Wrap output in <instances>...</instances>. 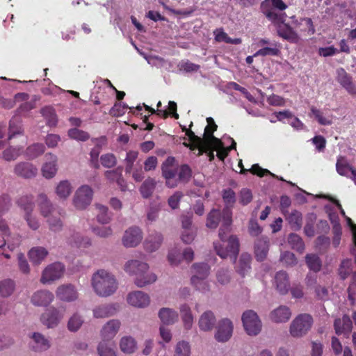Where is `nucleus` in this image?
<instances>
[{"label": "nucleus", "mask_w": 356, "mask_h": 356, "mask_svg": "<svg viewBox=\"0 0 356 356\" xmlns=\"http://www.w3.org/2000/svg\"><path fill=\"white\" fill-rule=\"evenodd\" d=\"M288 6L282 0H264L261 3L260 10L266 19L275 27L279 37L291 42L298 43L300 37L289 24L285 23L286 14L284 11Z\"/></svg>", "instance_id": "obj_1"}, {"label": "nucleus", "mask_w": 356, "mask_h": 356, "mask_svg": "<svg viewBox=\"0 0 356 356\" xmlns=\"http://www.w3.org/2000/svg\"><path fill=\"white\" fill-rule=\"evenodd\" d=\"M91 284L96 294L101 297L110 296L118 289L115 277L104 269L98 270L93 274Z\"/></svg>", "instance_id": "obj_2"}, {"label": "nucleus", "mask_w": 356, "mask_h": 356, "mask_svg": "<svg viewBox=\"0 0 356 356\" xmlns=\"http://www.w3.org/2000/svg\"><path fill=\"white\" fill-rule=\"evenodd\" d=\"M149 266L145 262L131 260L124 265V270L131 275H136L135 284L143 287L156 282L157 277L154 273H148Z\"/></svg>", "instance_id": "obj_3"}, {"label": "nucleus", "mask_w": 356, "mask_h": 356, "mask_svg": "<svg viewBox=\"0 0 356 356\" xmlns=\"http://www.w3.org/2000/svg\"><path fill=\"white\" fill-rule=\"evenodd\" d=\"M207 125L204 129V145L207 147L208 157L210 161L215 158L214 152L220 161H222V142L220 139L213 136V132L217 129L213 119L211 117L207 118Z\"/></svg>", "instance_id": "obj_4"}, {"label": "nucleus", "mask_w": 356, "mask_h": 356, "mask_svg": "<svg viewBox=\"0 0 356 356\" xmlns=\"http://www.w3.org/2000/svg\"><path fill=\"white\" fill-rule=\"evenodd\" d=\"M313 318L310 314H301L297 316L290 325L289 332L293 337H302L311 329Z\"/></svg>", "instance_id": "obj_5"}, {"label": "nucleus", "mask_w": 356, "mask_h": 356, "mask_svg": "<svg viewBox=\"0 0 356 356\" xmlns=\"http://www.w3.org/2000/svg\"><path fill=\"white\" fill-rule=\"evenodd\" d=\"M17 204L24 210L25 213L24 218L29 227L33 230L38 229L40 227V224L38 220L32 216V212L35 207L33 196L31 195H22L17 200Z\"/></svg>", "instance_id": "obj_6"}, {"label": "nucleus", "mask_w": 356, "mask_h": 356, "mask_svg": "<svg viewBox=\"0 0 356 356\" xmlns=\"http://www.w3.org/2000/svg\"><path fill=\"white\" fill-rule=\"evenodd\" d=\"M195 275L191 277V284L196 289L204 291L208 289V284L205 281L209 273V266L206 263H195L192 266Z\"/></svg>", "instance_id": "obj_7"}, {"label": "nucleus", "mask_w": 356, "mask_h": 356, "mask_svg": "<svg viewBox=\"0 0 356 356\" xmlns=\"http://www.w3.org/2000/svg\"><path fill=\"white\" fill-rule=\"evenodd\" d=\"M242 322L245 330L248 335H257L261 330V322L257 314L252 310H248L242 315Z\"/></svg>", "instance_id": "obj_8"}, {"label": "nucleus", "mask_w": 356, "mask_h": 356, "mask_svg": "<svg viewBox=\"0 0 356 356\" xmlns=\"http://www.w3.org/2000/svg\"><path fill=\"white\" fill-rule=\"evenodd\" d=\"M175 159L169 156L163 163L161 166L162 175L165 179L166 186L169 188H175L177 186V168L175 165Z\"/></svg>", "instance_id": "obj_9"}, {"label": "nucleus", "mask_w": 356, "mask_h": 356, "mask_svg": "<svg viewBox=\"0 0 356 356\" xmlns=\"http://www.w3.org/2000/svg\"><path fill=\"white\" fill-rule=\"evenodd\" d=\"M93 196V191L90 186L83 185L75 193L73 200L74 205L77 209H84L90 203Z\"/></svg>", "instance_id": "obj_10"}, {"label": "nucleus", "mask_w": 356, "mask_h": 356, "mask_svg": "<svg viewBox=\"0 0 356 356\" xmlns=\"http://www.w3.org/2000/svg\"><path fill=\"white\" fill-rule=\"evenodd\" d=\"M65 312V309L63 307L60 309H57L53 307H50L42 314L41 322L49 328L54 327L63 318Z\"/></svg>", "instance_id": "obj_11"}, {"label": "nucleus", "mask_w": 356, "mask_h": 356, "mask_svg": "<svg viewBox=\"0 0 356 356\" xmlns=\"http://www.w3.org/2000/svg\"><path fill=\"white\" fill-rule=\"evenodd\" d=\"M64 271V265L60 262L53 263L43 270L40 281L46 284L58 280L63 276Z\"/></svg>", "instance_id": "obj_12"}, {"label": "nucleus", "mask_w": 356, "mask_h": 356, "mask_svg": "<svg viewBox=\"0 0 356 356\" xmlns=\"http://www.w3.org/2000/svg\"><path fill=\"white\" fill-rule=\"evenodd\" d=\"M186 135L188 138L189 143L184 142V146L189 147L191 150L197 149V155L200 156L204 153L208 155L207 147L204 145V138H202L195 134V133L190 129H186Z\"/></svg>", "instance_id": "obj_13"}, {"label": "nucleus", "mask_w": 356, "mask_h": 356, "mask_svg": "<svg viewBox=\"0 0 356 356\" xmlns=\"http://www.w3.org/2000/svg\"><path fill=\"white\" fill-rule=\"evenodd\" d=\"M143 239V233L138 227H131L124 234L122 241L127 248L137 246Z\"/></svg>", "instance_id": "obj_14"}, {"label": "nucleus", "mask_w": 356, "mask_h": 356, "mask_svg": "<svg viewBox=\"0 0 356 356\" xmlns=\"http://www.w3.org/2000/svg\"><path fill=\"white\" fill-rule=\"evenodd\" d=\"M236 202V194L232 189L224 190V205L227 209L232 208ZM232 213L229 209H224V228L232 222Z\"/></svg>", "instance_id": "obj_15"}, {"label": "nucleus", "mask_w": 356, "mask_h": 356, "mask_svg": "<svg viewBox=\"0 0 356 356\" xmlns=\"http://www.w3.org/2000/svg\"><path fill=\"white\" fill-rule=\"evenodd\" d=\"M38 169L29 162H19L15 165L14 173L24 179H31L37 175Z\"/></svg>", "instance_id": "obj_16"}, {"label": "nucleus", "mask_w": 356, "mask_h": 356, "mask_svg": "<svg viewBox=\"0 0 356 356\" xmlns=\"http://www.w3.org/2000/svg\"><path fill=\"white\" fill-rule=\"evenodd\" d=\"M337 81L349 94L356 95V85L352 76L343 68L337 70Z\"/></svg>", "instance_id": "obj_17"}, {"label": "nucleus", "mask_w": 356, "mask_h": 356, "mask_svg": "<svg viewBox=\"0 0 356 356\" xmlns=\"http://www.w3.org/2000/svg\"><path fill=\"white\" fill-rule=\"evenodd\" d=\"M292 23L294 27L299 30L300 33L307 35H312L315 33V27L313 21L309 17H302L296 19L292 17Z\"/></svg>", "instance_id": "obj_18"}, {"label": "nucleus", "mask_w": 356, "mask_h": 356, "mask_svg": "<svg viewBox=\"0 0 356 356\" xmlns=\"http://www.w3.org/2000/svg\"><path fill=\"white\" fill-rule=\"evenodd\" d=\"M121 323L119 320L112 319L108 321L101 330L102 341H112L120 327Z\"/></svg>", "instance_id": "obj_19"}, {"label": "nucleus", "mask_w": 356, "mask_h": 356, "mask_svg": "<svg viewBox=\"0 0 356 356\" xmlns=\"http://www.w3.org/2000/svg\"><path fill=\"white\" fill-rule=\"evenodd\" d=\"M127 302L134 307L143 308L149 305L150 300L147 293L136 291L129 293Z\"/></svg>", "instance_id": "obj_20"}, {"label": "nucleus", "mask_w": 356, "mask_h": 356, "mask_svg": "<svg viewBox=\"0 0 356 356\" xmlns=\"http://www.w3.org/2000/svg\"><path fill=\"white\" fill-rule=\"evenodd\" d=\"M47 161L42 167V174L47 179L53 178L57 172V156L54 154H47Z\"/></svg>", "instance_id": "obj_21"}, {"label": "nucleus", "mask_w": 356, "mask_h": 356, "mask_svg": "<svg viewBox=\"0 0 356 356\" xmlns=\"http://www.w3.org/2000/svg\"><path fill=\"white\" fill-rule=\"evenodd\" d=\"M56 296L63 301L72 302L77 298L78 293L74 286L69 284L58 287Z\"/></svg>", "instance_id": "obj_22"}, {"label": "nucleus", "mask_w": 356, "mask_h": 356, "mask_svg": "<svg viewBox=\"0 0 356 356\" xmlns=\"http://www.w3.org/2000/svg\"><path fill=\"white\" fill-rule=\"evenodd\" d=\"M37 201L40 213L43 217L46 218L53 213H57L58 209L53 206L45 194H39Z\"/></svg>", "instance_id": "obj_23"}, {"label": "nucleus", "mask_w": 356, "mask_h": 356, "mask_svg": "<svg viewBox=\"0 0 356 356\" xmlns=\"http://www.w3.org/2000/svg\"><path fill=\"white\" fill-rule=\"evenodd\" d=\"M336 170L341 176L350 177L353 179L356 178V170L348 163L344 156H340L338 157L336 163Z\"/></svg>", "instance_id": "obj_24"}, {"label": "nucleus", "mask_w": 356, "mask_h": 356, "mask_svg": "<svg viewBox=\"0 0 356 356\" xmlns=\"http://www.w3.org/2000/svg\"><path fill=\"white\" fill-rule=\"evenodd\" d=\"M269 250V241L267 238H259L254 243V252L257 261H263L266 259Z\"/></svg>", "instance_id": "obj_25"}, {"label": "nucleus", "mask_w": 356, "mask_h": 356, "mask_svg": "<svg viewBox=\"0 0 356 356\" xmlns=\"http://www.w3.org/2000/svg\"><path fill=\"white\" fill-rule=\"evenodd\" d=\"M54 298V294L47 290L36 291L31 297V302L36 306L46 307L49 305Z\"/></svg>", "instance_id": "obj_26"}, {"label": "nucleus", "mask_w": 356, "mask_h": 356, "mask_svg": "<svg viewBox=\"0 0 356 356\" xmlns=\"http://www.w3.org/2000/svg\"><path fill=\"white\" fill-rule=\"evenodd\" d=\"M274 280V283L278 292L282 295L286 294L290 287L288 274L284 270L278 271L276 273Z\"/></svg>", "instance_id": "obj_27"}, {"label": "nucleus", "mask_w": 356, "mask_h": 356, "mask_svg": "<svg viewBox=\"0 0 356 356\" xmlns=\"http://www.w3.org/2000/svg\"><path fill=\"white\" fill-rule=\"evenodd\" d=\"M291 316L290 309L284 305L280 306L270 314V320L276 323L287 322Z\"/></svg>", "instance_id": "obj_28"}, {"label": "nucleus", "mask_w": 356, "mask_h": 356, "mask_svg": "<svg viewBox=\"0 0 356 356\" xmlns=\"http://www.w3.org/2000/svg\"><path fill=\"white\" fill-rule=\"evenodd\" d=\"M240 243L236 236H231L227 240L226 250L224 252V259L229 257L233 262H235L239 252Z\"/></svg>", "instance_id": "obj_29"}, {"label": "nucleus", "mask_w": 356, "mask_h": 356, "mask_svg": "<svg viewBox=\"0 0 356 356\" xmlns=\"http://www.w3.org/2000/svg\"><path fill=\"white\" fill-rule=\"evenodd\" d=\"M337 334H349L353 328V323L349 316L343 315L341 318H337L334 323Z\"/></svg>", "instance_id": "obj_30"}, {"label": "nucleus", "mask_w": 356, "mask_h": 356, "mask_svg": "<svg viewBox=\"0 0 356 356\" xmlns=\"http://www.w3.org/2000/svg\"><path fill=\"white\" fill-rule=\"evenodd\" d=\"M252 257L248 252H243L240 256L238 261L235 266L236 272L242 277H245L251 269Z\"/></svg>", "instance_id": "obj_31"}, {"label": "nucleus", "mask_w": 356, "mask_h": 356, "mask_svg": "<svg viewBox=\"0 0 356 356\" xmlns=\"http://www.w3.org/2000/svg\"><path fill=\"white\" fill-rule=\"evenodd\" d=\"M163 240V238L161 234L156 232L152 233L146 238L144 248L148 252H154L160 248Z\"/></svg>", "instance_id": "obj_32"}, {"label": "nucleus", "mask_w": 356, "mask_h": 356, "mask_svg": "<svg viewBox=\"0 0 356 356\" xmlns=\"http://www.w3.org/2000/svg\"><path fill=\"white\" fill-rule=\"evenodd\" d=\"M216 323L213 313L211 311L204 312L200 317L198 325L201 330L207 332L211 330Z\"/></svg>", "instance_id": "obj_33"}, {"label": "nucleus", "mask_w": 356, "mask_h": 356, "mask_svg": "<svg viewBox=\"0 0 356 356\" xmlns=\"http://www.w3.org/2000/svg\"><path fill=\"white\" fill-rule=\"evenodd\" d=\"M93 140L97 141V143L90 152L89 163L90 167L95 169H99L100 168L99 156L102 149V143H104L106 141V138L102 137L99 139L95 138Z\"/></svg>", "instance_id": "obj_34"}, {"label": "nucleus", "mask_w": 356, "mask_h": 356, "mask_svg": "<svg viewBox=\"0 0 356 356\" xmlns=\"http://www.w3.org/2000/svg\"><path fill=\"white\" fill-rule=\"evenodd\" d=\"M63 218L64 216L60 210L57 211L56 214L53 213L48 217H46L49 229L54 232L61 231L63 227Z\"/></svg>", "instance_id": "obj_35"}, {"label": "nucleus", "mask_w": 356, "mask_h": 356, "mask_svg": "<svg viewBox=\"0 0 356 356\" xmlns=\"http://www.w3.org/2000/svg\"><path fill=\"white\" fill-rule=\"evenodd\" d=\"M32 348L36 352L45 351L50 347V343L48 339L38 332H34L32 335Z\"/></svg>", "instance_id": "obj_36"}, {"label": "nucleus", "mask_w": 356, "mask_h": 356, "mask_svg": "<svg viewBox=\"0 0 356 356\" xmlns=\"http://www.w3.org/2000/svg\"><path fill=\"white\" fill-rule=\"evenodd\" d=\"M118 309L115 305H102L93 309V315L97 318H107L115 314Z\"/></svg>", "instance_id": "obj_37"}, {"label": "nucleus", "mask_w": 356, "mask_h": 356, "mask_svg": "<svg viewBox=\"0 0 356 356\" xmlns=\"http://www.w3.org/2000/svg\"><path fill=\"white\" fill-rule=\"evenodd\" d=\"M159 316L161 322L165 325L173 324L178 318V314L175 311L165 307L160 309Z\"/></svg>", "instance_id": "obj_38"}, {"label": "nucleus", "mask_w": 356, "mask_h": 356, "mask_svg": "<svg viewBox=\"0 0 356 356\" xmlns=\"http://www.w3.org/2000/svg\"><path fill=\"white\" fill-rule=\"evenodd\" d=\"M115 345L112 341H102L97 348L99 356H117Z\"/></svg>", "instance_id": "obj_39"}, {"label": "nucleus", "mask_w": 356, "mask_h": 356, "mask_svg": "<svg viewBox=\"0 0 356 356\" xmlns=\"http://www.w3.org/2000/svg\"><path fill=\"white\" fill-rule=\"evenodd\" d=\"M47 250L43 247H35L29 252V257L31 262L39 264L47 255Z\"/></svg>", "instance_id": "obj_40"}, {"label": "nucleus", "mask_w": 356, "mask_h": 356, "mask_svg": "<svg viewBox=\"0 0 356 356\" xmlns=\"http://www.w3.org/2000/svg\"><path fill=\"white\" fill-rule=\"evenodd\" d=\"M222 218V213L218 209H212L207 216V227L209 229H216Z\"/></svg>", "instance_id": "obj_41"}, {"label": "nucleus", "mask_w": 356, "mask_h": 356, "mask_svg": "<svg viewBox=\"0 0 356 356\" xmlns=\"http://www.w3.org/2000/svg\"><path fill=\"white\" fill-rule=\"evenodd\" d=\"M15 289V284L10 279L0 281V296L3 298L10 296Z\"/></svg>", "instance_id": "obj_42"}, {"label": "nucleus", "mask_w": 356, "mask_h": 356, "mask_svg": "<svg viewBox=\"0 0 356 356\" xmlns=\"http://www.w3.org/2000/svg\"><path fill=\"white\" fill-rule=\"evenodd\" d=\"M180 313L184 325L186 330L191 328L193 323V316L191 308L187 305H183L180 307Z\"/></svg>", "instance_id": "obj_43"}, {"label": "nucleus", "mask_w": 356, "mask_h": 356, "mask_svg": "<svg viewBox=\"0 0 356 356\" xmlns=\"http://www.w3.org/2000/svg\"><path fill=\"white\" fill-rule=\"evenodd\" d=\"M120 347L123 353L131 354L136 349V342L131 337H124L120 340Z\"/></svg>", "instance_id": "obj_44"}, {"label": "nucleus", "mask_w": 356, "mask_h": 356, "mask_svg": "<svg viewBox=\"0 0 356 356\" xmlns=\"http://www.w3.org/2000/svg\"><path fill=\"white\" fill-rule=\"evenodd\" d=\"M156 188V181L152 178L146 179L142 184L140 191L144 198L149 197Z\"/></svg>", "instance_id": "obj_45"}, {"label": "nucleus", "mask_w": 356, "mask_h": 356, "mask_svg": "<svg viewBox=\"0 0 356 356\" xmlns=\"http://www.w3.org/2000/svg\"><path fill=\"white\" fill-rule=\"evenodd\" d=\"M353 273V262L350 259H346L341 261L338 269V273L340 278L346 280Z\"/></svg>", "instance_id": "obj_46"}, {"label": "nucleus", "mask_w": 356, "mask_h": 356, "mask_svg": "<svg viewBox=\"0 0 356 356\" xmlns=\"http://www.w3.org/2000/svg\"><path fill=\"white\" fill-rule=\"evenodd\" d=\"M72 191L71 184L67 180H63L58 184L56 193L60 198L65 199L71 194Z\"/></svg>", "instance_id": "obj_47"}, {"label": "nucleus", "mask_w": 356, "mask_h": 356, "mask_svg": "<svg viewBox=\"0 0 356 356\" xmlns=\"http://www.w3.org/2000/svg\"><path fill=\"white\" fill-rule=\"evenodd\" d=\"M288 243L291 248L302 252L305 249V243L302 238L297 234L291 233L288 236Z\"/></svg>", "instance_id": "obj_48"}, {"label": "nucleus", "mask_w": 356, "mask_h": 356, "mask_svg": "<svg viewBox=\"0 0 356 356\" xmlns=\"http://www.w3.org/2000/svg\"><path fill=\"white\" fill-rule=\"evenodd\" d=\"M286 220L291 225V227L295 230H298L301 228L302 218V214L297 210H293L286 217Z\"/></svg>", "instance_id": "obj_49"}, {"label": "nucleus", "mask_w": 356, "mask_h": 356, "mask_svg": "<svg viewBox=\"0 0 356 356\" xmlns=\"http://www.w3.org/2000/svg\"><path fill=\"white\" fill-rule=\"evenodd\" d=\"M248 172H250L252 175H256L259 177H263L268 175L274 176L268 170L262 168L257 163L253 164L250 169L242 168V170L240 171V173L245 175Z\"/></svg>", "instance_id": "obj_50"}, {"label": "nucleus", "mask_w": 356, "mask_h": 356, "mask_svg": "<svg viewBox=\"0 0 356 356\" xmlns=\"http://www.w3.org/2000/svg\"><path fill=\"white\" fill-rule=\"evenodd\" d=\"M41 114L45 118L47 124L50 127L55 126L57 122L56 115L54 109L51 106H45L41 109Z\"/></svg>", "instance_id": "obj_51"}, {"label": "nucleus", "mask_w": 356, "mask_h": 356, "mask_svg": "<svg viewBox=\"0 0 356 356\" xmlns=\"http://www.w3.org/2000/svg\"><path fill=\"white\" fill-rule=\"evenodd\" d=\"M95 207L98 212L97 215V221L102 224L108 223L111 220V216L108 213V208L100 204H96Z\"/></svg>", "instance_id": "obj_52"}, {"label": "nucleus", "mask_w": 356, "mask_h": 356, "mask_svg": "<svg viewBox=\"0 0 356 356\" xmlns=\"http://www.w3.org/2000/svg\"><path fill=\"white\" fill-rule=\"evenodd\" d=\"M306 263L308 268L314 272H318L321 268V261L316 254H307Z\"/></svg>", "instance_id": "obj_53"}, {"label": "nucleus", "mask_w": 356, "mask_h": 356, "mask_svg": "<svg viewBox=\"0 0 356 356\" xmlns=\"http://www.w3.org/2000/svg\"><path fill=\"white\" fill-rule=\"evenodd\" d=\"M273 47H266L259 49L254 54V56H277L280 54V50L277 47L276 44H273Z\"/></svg>", "instance_id": "obj_54"}, {"label": "nucleus", "mask_w": 356, "mask_h": 356, "mask_svg": "<svg viewBox=\"0 0 356 356\" xmlns=\"http://www.w3.org/2000/svg\"><path fill=\"white\" fill-rule=\"evenodd\" d=\"M68 136L72 139L80 141H86L90 138V135L88 132L77 128H72L69 129Z\"/></svg>", "instance_id": "obj_55"}, {"label": "nucleus", "mask_w": 356, "mask_h": 356, "mask_svg": "<svg viewBox=\"0 0 356 356\" xmlns=\"http://www.w3.org/2000/svg\"><path fill=\"white\" fill-rule=\"evenodd\" d=\"M177 182L180 181L183 183H186L189 181V179L191 177V169L186 164L181 165L179 169V171L177 170Z\"/></svg>", "instance_id": "obj_56"}, {"label": "nucleus", "mask_w": 356, "mask_h": 356, "mask_svg": "<svg viewBox=\"0 0 356 356\" xmlns=\"http://www.w3.org/2000/svg\"><path fill=\"white\" fill-rule=\"evenodd\" d=\"M138 152L136 151H129L127 153L125 161V172L127 174H130L133 170L134 163L137 159Z\"/></svg>", "instance_id": "obj_57"}, {"label": "nucleus", "mask_w": 356, "mask_h": 356, "mask_svg": "<svg viewBox=\"0 0 356 356\" xmlns=\"http://www.w3.org/2000/svg\"><path fill=\"white\" fill-rule=\"evenodd\" d=\"M101 164L106 168H111L116 165V156L112 153H106L100 156Z\"/></svg>", "instance_id": "obj_58"}, {"label": "nucleus", "mask_w": 356, "mask_h": 356, "mask_svg": "<svg viewBox=\"0 0 356 356\" xmlns=\"http://www.w3.org/2000/svg\"><path fill=\"white\" fill-rule=\"evenodd\" d=\"M22 127L17 118H13L10 120L8 140L12 139L15 135L21 134Z\"/></svg>", "instance_id": "obj_59"}, {"label": "nucleus", "mask_w": 356, "mask_h": 356, "mask_svg": "<svg viewBox=\"0 0 356 356\" xmlns=\"http://www.w3.org/2000/svg\"><path fill=\"white\" fill-rule=\"evenodd\" d=\"M45 147L44 145L40 143H35L29 146L26 149V154L32 158H35L44 152Z\"/></svg>", "instance_id": "obj_60"}, {"label": "nucleus", "mask_w": 356, "mask_h": 356, "mask_svg": "<svg viewBox=\"0 0 356 356\" xmlns=\"http://www.w3.org/2000/svg\"><path fill=\"white\" fill-rule=\"evenodd\" d=\"M11 198L7 194L0 195V216L5 214L11 207Z\"/></svg>", "instance_id": "obj_61"}, {"label": "nucleus", "mask_w": 356, "mask_h": 356, "mask_svg": "<svg viewBox=\"0 0 356 356\" xmlns=\"http://www.w3.org/2000/svg\"><path fill=\"white\" fill-rule=\"evenodd\" d=\"M310 110L312 115L320 124L329 125L332 124V121L330 119L324 117L323 113L319 109L314 106H312Z\"/></svg>", "instance_id": "obj_62"}, {"label": "nucleus", "mask_w": 356, "mask_h": 356, "mask_svg": "<svg viewBox=\"0 0 356 356\" xmlns=\"http://www.w3.org/2000/svg\"><path fill=\"white\" fill-rule=\"evenodd\" d=\"M332 245L334 248H337L341 241V236L342 234L341 227L339 222H335L332 226Z\"/></svg>", "instance_id": "obj_63"}, {"label": "nucleus", "mask_w": 356, "mask_h": 356, "mask_svg": "<svg viewBox=\"0 0 356 356\" xmlns=\"http://www.w3.org/2000/svg\"><path fill=\"white\" fill-rule=\"evenodd\" d=\"M190 346L185 341L179 342L175 348V356H190Z\"/></svg>", "instance_id": "obj_64"}]
</instances>
